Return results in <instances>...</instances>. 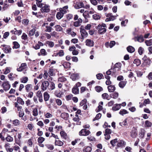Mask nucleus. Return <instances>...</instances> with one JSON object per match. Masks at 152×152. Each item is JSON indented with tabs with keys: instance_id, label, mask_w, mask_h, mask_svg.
Listing matches in <instances>:
<instances>
[{
	"instance_id": "obj_1",
	"label": "nucleus",
	"mask_w": 152,
	"mask_h": 152,
	"mask_svg": "<svg viewBox=\"0 0 152 152\" xmlns=\"http://www.w3.org/2000/svg\"><path fill=\"white\" fill-rule=\"evenodd\" d=\"M68 8V5L65 6L62 8H60L59 11L56 14L57 18L58 20L61 19L64 16V15L66 13Z\"/></svg>"
},
{
	"instance_id": "obj_2",
	"label": "nucleus",
	"mask_w": 152,
	"mask_h": 152,
	"mask_svg": "<svg viewBox=\"0 0 152 152\" xmlns=\"http://www.w3.org/2000/svg\"><path fill=\"white\" fill-rule=\"evenodd\" d=\"M1 47L3 48H2V49L5 53H8L11 52L12 49L10 45H1Z\"/></svg>"
},
{
	"instance_id": "obj_3",
	"label": "nucleus",
	"mask_w": 152,
	"mask_h": 152,
	"mask_svg": "<svg viewBox=\"0 0 152 152\" xmlns=\"http://www.w3.org/2000/svg\"><path fill=\"white\" fill-rule=\"evenodd\" d=\"M90 131L86 129H82L79 132V134L80 136H87L91 134Z\"/></svg>"
},
{
	"instance_id": "obj_4",
	"label": "nucleus",
	"mask_w": 152,
	"mask_h": 152,
	"mask_svg": "<svg viewBox=\"0 0 152 152\" xmlns=\"http://www.w3.org/2000/svg\"><path fill=\"white\" fill-rule=\"evenodd\" d=\"M2 86L3 90L6 91L10 89L11 86L9 82L8 81H7L4 82L2 84Z\"/></svg>"
},
{
	"instance_id": "obj_5",
	"label": "nucleus",
	"mask_w": 152,
	"mask_h": 152,
	"mask_svg": "<svg viewBox=\"0 0 152 152\" xmlns=\"http://www.w3.org/2000/svg\"><path fill=\"white\" fill-rule=\"evenodd\" d=\"M40 9L42 13L44 12L48 13L50 11V6L47 4H45L44 6H42Z\"/></svg>"
},
{
	"instance_id": "obj_6",
	"label": "nucleus",
	"mask_w": 152,
	"mask_h": 152,
	"mask_svg": "<svg viewBox=\"0 0 152 152\" xmlns=\"http://www.w3.org/2000/svg\"><path fill=\"white\" fill-rule=\"evenodd\" d=\"M96 28L98 30V33L100 34H104L107 31L106 28L102 27L100 24L98 25Z\"/></svg>"
},
{
	"instance_id": "obj_7",
	"label": "nucleus",
	"mask_w": 152,
	"mask_h": 152,
	"mask_svg": "<svg viewBox=\"0 0 152 152\" xmlns=\"http://www.w3.org/2000/svg\"><path fill=\"white\" fill-rule=\"evenodd\" d=\"M49 83L48 81H45L42 82L41 86V88L42 91L46 90L49 86Z\"/></svg>"
},
{
	"instance_id": "obj_8",
	"label": "nucleus",
	"mask_w": 152,
	"mask_h": 152,
	"mask_svg": "<svg viewBox=\"0 0 152 152\" xmlns=\"http://www.w3.org/2000/svg\"><path fill=\"white\" fill-rule=\"evenodd\" d=\"M83 26H81L80 28V32L81 33L82 39H83L84 38L86 37L88 35V33L86 31L84 28H82Z\"/></svg>"
},
{
	"instance_id": "obj_9",
	"label": "nucleus",
	"mask_w": 152,
	"mask_h": 152,
	"mask_svg": "<svg viewBox=\"0 0 152 152\" xmlns=\"http://www.w3.org/2000/svg\"><path fill=\"white\" fill-rule=\"evenodd\" d=\"M137 131L135 127H133L130 132V136L133 138H134L137 137Z\"/></svg>"
},
{
	"instance_id": "obj_10",
	"label": "nucleus",
	"mask_w": 152,
	"mask_h": 152,
	"mask_svg": "<svg viewBox=\"0 0 152 152\" xmlns=\"http://www.w3.org/2000/svg\"><path fill=\"white\" fill-rule=\"evenodd\" d=\"M134 39L135 42L137 41L140 42H142L144 41V39L142 35H140L139 36L135 37Z\"/></svg>"
},
{
	"instance_id": "obj_11",
	"label": "nucleus",
	"mask_w": 152,
	"mask_h": 152,
	"mask_svg": "<svg viewBox=\"0 0 152 152\" xmlns=\"http://www.w3.org/2000/svg\"><path fill=\"white\" fill-rule=\"evenodd\" d=\"M70 77L73 81H75L79 79V75L78 73H73L71 75Z\"/></svg>"
},
{
	"instance_id": "obj_12",
	"label": "nucleus",
	"mask_w": 152,
	"mask_h": 152,
	"mask_svg": "<svg viewBox=\"0 0 152 152\" xmlns=\"http://www.w3.org/2000/svg\"><path fill=\"white\" fill-rule=\"evenodd\" d=\"M27 68V64L26 63H22L19 68L17 69V70L21 72Z\"/></svg>"
},
{
	"instance_id": "obj_13",
	"label": "nucleus",
	"mask_w": 152,
	"mask_h": 152,
	"mask_svg": "<svg viewBox=\"0 0 152 152\" xmlns=\"http://www.w3.org/2000/svg\"><path fill=\"white\" fill-rule=\"evenodd\" d=\"M85 43H86V45L89 47H91L94 45V41L90 39H87Z\"/></svg>"
},
{
	"instance_id": "obj_14",
	"label": "nucleus",
	"mask_w": 152,
	"mask_h": 152,
	"mask_svg": "<svg viewBox=\"0 0 152 152\" xmlns=\"http://www.w3.org/2000/svg\"><path fill=\"white\" fill-rule=\"evenodd\" d=\"M145 132V130L144 129H141L139 134V137L142 139L144 137Z\"/></svg>"
},
{
	"instance_id": "obj_15",
	"label": "nucleus",
	"mask_w": 152,
	"mask_h": 152,
	"mask_svg": "<svg viewBox=\"0 0 152 152\" xmlns=\"http://www.w3.org/2000/svg\"><path fill=\"white\" fill-rule=\"evenodd\" d=\"M60 134L62 138L66 140L68 137L67 134L63 130L60 132Z\"/></svg>"
},
{
	"instance_id": "obj_16",
	"label": "nucleus",
	"mask_w": 152,
	"mask_h": 152,
	"mask_svg": "<svg viewBox=\"0 0 152 152\" xmlns=\"http://www.w3.org/2000/svg\"><path fill=\"white\" fill-rule=\"evenodd\" d=\"M55 145L59 146H62L64 145L63 142L59 140H55Z\"/></svg>"
},
{
	"instance_id": "obj_17",
	"label": "nucleus",
	"mask_w": 152,
	"mask_h": 152,
	"mask_svg": "<svg viewBox=\"0 0 152 152\" xmlns=\"http://www.w3.org/2000/svg\"><path fill=\"white\" fill-rule=\"evenodd\" d=\"M21 133H19L18 134V138H16L15 137V142L16 143L19 145H20V139L21 138Z\"/></svg>"
},
{
	"instance_id": "obj_18",
	"label": "nucleus",
	"mask_w": 152,
	"mask_h": 152,
	"mask_svg": "<svg viewBox=\"0 0 152 152\" xmlns=\"http://www.w3.org/2000/svg\"><path fill=\"white\" fill-rule=\"evenodd\" d=\"M121 106V104H116L115 105L112 107V109L114 111H116L120 109Z\"/></svg>"
},
{
	"instance_id": "obj_19",
	"label": "nucleus",
	"mask_w": 152,
	"mask_h": 152,
	"mask_svg": "<svg viewBox=\"0 0 152 152\" xmlns=\"http://www.w3.org/2000/svg\"><path fill=\"white\" fill-rule=\"evenodd\" d=\"M127 51L130 53H132L134 52L135 50V48L132 46H129L126 48Z\"/></svg>"
},
{
	"instance_id": "obj_20",
	"label": "nucleus",
	"mask_w": 152,
	"mask_h": 152,
	"mask_svg": "<svg viewBox=\"0 0 152 152\" xmlns=\"http://www.w3.org/2000/svg\"><path fill=\"white\" fill-rule=\"evenodd\" d=\"M60 116L62 118L66 120L69 117V115L68 113L64 112L61 114Z\"/></svg>"
},
{
	"instance_id": "obj_21",
	"label": "nucleus",
	"mask_w": 152,
	"mask_h": 152,
	"mask_svg": "<svg viewBox=\"0 0 152 152\" xmlns=\"http://www.w3.org/2000/svg\"><path fill=\"white\" fill-rule=\"evenodd\" d=\"M107 88L108 91L110 92H113L115 90L116 88L114 86L111 85L108 86Z\"/></svg>"
},
{
	"instance_id": "obj_22",
	"label": "nucleus",
	"mask_w": 152,
	"mask_h": 152,
	"mask_svg": "<svg viewBox=\"0 0 152 152\" xmlns=\"http://www.w3.org/2000/svg\"><path fill=\"white\" fill-rule=\"evenodd\" d=\"M118 93L116 92L110 94V98H112L114 99H116L118 97Z\"/></svg>"
},
{
	"instance_id": "obj_23",
	"label": "nucleus",
	"mask_w": 152,
	"mask_h": 152,
	"mask_svg": "<svg viewBox=\"0 0 152 152\" xmlns=\"http://www.w3.org/2000/svg\"><path fill=\"white\" fill-rule=\"evenodd\" d=\"M44 97L45 101L46 102L49 100L50 96L47 92H45L44 94Z\"/></svg>"
},
{
	"instance_id": "obj_24",
	"label": "nucleus",
	"mask_w": 152,
	"mask_h": 152,
	"mask_svg": "<svg viewBox=\"0 0 152 152\" xmlns=\"http://www.w3.org/2000/svg\"><path fill=\"white\" fill-rule=\"evenodd\" d=\"M70 65V63L67 62H64L63 64V65L64 66V67L66 69L70 68L71 67Z\"/></svg>"
},
{
	"instance_id": "obj_25",
	"label": "nucleus",
	"mask_w": 152,
	"mask_h": 152,
	"mask_svg": "<svg viewBox=\"0 0 152 152\" xmlns=\"http://www.w3.org/2000/svg\"><path fill=\"white\" fill-rule=\"evenodd\" d=\"M12 44L13 45V46L12 47V48L13 49H18L20 47V45L17 42L15 41L13 42Z\"/></svg>"
},
{
	"instance_id": "obj_26",
	"label": "nucleus",
	"mask_w": 152,
	"mask_h": 152,
	"mask_svg": "<svg viewBox=\"0 0 152 152\" xmlns=\"http://www.w3.org/2000/svg\"><path fill=\"white\" fill-rule=\"evenodd\" d=\"M102 98L104 99H106L107 100H109L110 99V95L109 96L107 93H104L102 94Z\"/></svg>"
},
{
	"instance_id": "obj_27",
	"label": "nucleus",
	"mask_w": 152,
	"mask_h": 152,
	"mask_svg": "<svg viewBox=\"0 0 152 152\" xmlns=\"http://www.w3.org/2000/svg\"><path fill=\"white\" fill-rule=\"evenodd\" d=\"M25 89L27 92H29L32 89V86L31 84H27L25 86Z\"/></svg>"
},
{
	"instance_id": "obj_28",
	"label": "nucleus",
	"mask_w": 152,
	"mask_h": 152,
	"mask_svg": "<svg viewBox=\"0 0 152 152\" xmlns=\"http://www.w3.org/2000/svg\"><path fill=\"white\" fill-rule=\"evenodd\" d=\"M126 81H121L119 83L118 86L120 88H123L126 85Z\"/></svg>"
},
{
	"instance_id": "obj_29",
	"label": "nucleus",
	"mask_w": 152,
	"mask_h": 152,
	"mask_svg": "<svg viewBox=\"0 0 152 152\" xmlns=\"http://www.w3.org/2000/svg\"><path fill=\"white\" fill-rule=\"evenodd\" d=\"M72 92L75 94H79V89L77 87L74 86L72 89Z\"/></svg>"
},
{
	"instance_id": "obj_30",
	"label": "nucleus",
	"mask_w": 152,
	"mask_h": 152,
	"mask_svg": "<svg viewBox=\"0 0 152 152\" xmlns=\"http://www.w3.org/2000/svg\"><path fill=\"white\" fill-rule=\"evenodd\" d=\"M47 44L48 45V46L50 48L53 47L54 46V43L52 41H46L44 44L45 45H47Z\"/></svg>"
},
{
	"instance_id": "obj_31",
	"label": "nucleus",
	"mask_w": 152,
	"mask_h": 152,
	"mask_svg": "<svg viewBox=\"0 0 152 152\" xmlns=\"http://www.w3.org/2000/svg\"><path fill=\"white\" fill-rule=\"evenodd\" d=\"M55 88V84L53 82H50V85L49 87H48L49 89L50 90H53Z\"/></svg>"
},
{
	"instance_id": "obj_32",
	"label": "nucleus",
	"mask_w": 152,
	"mask_h": 152,
	"mask_svg": "<svg viewBox=\"0 0 152 152\" xmlns=\"http://www.w3.org/2000/svg\"><path fill=\"white\" fill-rule=\"evenodd\" d=\"M47 148L51 151L53 150L54 149L53 145L50 144H47L45 145Z\"/></svg>"
},
{
	"instance_id": "obj_33",
	"label": "nucleus",
	"mask_w": 152,
	"mask_h": 152,
	"mask_svg": "<svg viewBox=\"0 0 152 152\" xmlns=\"http://www.w3.org/2000/svg\"><path fill=\"white\" fill-rule=\"evenodd\" d=\"M125 143L124 141L123 140H120L118 143L117 146L118 147H122L124 145Z\"/></svg>"
},
{
	"instance_id": "obj_34",
	"label": "nucleus",
	"mask_w": 152,
	"mask_h": 152,
	"mask_svg": "<svg viewBox=\"0 0 152 152\" xmlns=\"http://www.w3.org/2000/svg\"><path fill=\"white\" fill-rule=\"evenodd\" d=\"M17 103L23 105L24 104V102L23 100V99L20 97H18L17 98Z\"/></svg>"
},
{
	"instance_id": "obj_35",
	"label": "nucleus",
	"mask_w": 152,
	"mask_h": 152,
	"mask_svg": "<svg viewBox=\"0 0 152 152\" xmlns=\"http://www.w3.org/2000/svg\"><path fill=\"white\" fill-rule=\"evenodd\" d=\"M28 80V77H24L20 79V82L23 83H26Z\"/></svg>"
},
{
	"instance_id": "obj_36",
	"label": "nucleus",
	"mask_w": 152,
	"mask_h": 152,
	"mask_svg": "<svg viewBox=\"0 0 152 152\" xmlns=\"http://www.w3.org/2000/svg\"><path fill=\"white\" fill-rule=\"evenodd\" d=\"M117 142L118 139L117 138H115L111 140L110 142V143L112 145V146L114 147L116 145V143Z\"/></svg>"
},
{
	"instance_id": "obj_37",
	"label": "nucleus",
	"mask_w": 152,
	"mask_h": 152,
	"mask_svg": "<svg viewBox=\"0 0 152 152\" xmlns=\"http://www.w3.org/2000/svg\"><path fill=\"white\" fill-rule=\"evenodd\" d=\"M55 30L58 31H62L63 28L59 25H56L55 26Z\"/></svg>"
},
{
	"instance_id": "obj_38",
	"label": "nucleus",
	"mask_w": 152,
	"mask_h": 152,
	"mask_svg": "<svg viewBox=\"0 0 152 152\" xmlns=\"http://www.w3.org/2000/svg\"><path fill=\"white\" fill-rule=\"evenodd\" d=\"M133 63L136 64L137 66H138L141 64V61L138 59H135L134 60Z\"/></svg>"
},
{
	"instance_id": "obj_39",
	"label": "nucleus",
	"mask_w": 152,
	"mask_h": 152,
	"mask_svg": "<svg viewBox=\"0 0 152 152\" xmlns=\"http://www.w3.org/2000/svg\"><path fill=\"white\" fill-rule=\"evenodd\" d=\"M83 15L85 18L86 19L87 18H90V16L89 14L88 11H85L83 14Z\"/></svg>"
},
{
	"instance_id": "obj_40",
	"label": "nucleus",
	"mask_w": 152,
	"mask_h": 152,
	"mask_svg": "<svg viewBox=\"0 0 152 152\" xmlns=\"http://www.w3.org/2000/svg\"><path fill=\"white\" fill-rule=\"evenodd\" d=\"M95 90L98 92H99L103 90L102 87L99 86H96L95 87Z\"/></svg>"
},
{
	"instance_id": "obj_41",
	"label": "nucleus",
	"mask_w": 152,
	"mask_h": 152,
	"mask_svg": "<svg viewBox=\"0 0 152 152\" xmlns=\"http://www.w3.org/2000/svg\"><path fill=\"white\" fill-rule=\"evenodd\" d=\"M128 113V112L125 109H121L119 112V113L122 115H124L127 114Z\"/></svg>"
},
{
	"instance_id": "obj_42",
	"label": "nucleus",
	"mask_w": 152,
	"mask_h": 152,
	"mask_svg": "<svg viewBox=\"0 0 152 152\" xmlns=\"http://www.w3.org/2000/svg\"><path fill=\"white\" fill-rule=\"evenodd\" d=\"M127 119L126 118L123 121V122H120L119 123V125L121 126H128V124L127 122Z\"/></svg>"
},
{
	"instance_id": "obj_43",
	"label": "nucleus",
	"mask_w": 152,
	"mask_h": 152,
	"mask_svg": "<svg viewBox=\"0 0 152 152\" xmlns=\"http://www.w3.org/2000/svg\"><path fill=\"white\" fill-rule=\"evenodd\" d=\"M152 39H151L149 40H145V42L147 46H150L152 44Z\"/></svg>"
},
{
	"instance_id": "obj_44",
	"label": "nucleus",
	"mask_w": 152,
	"mask_h": 152,
	"mask_svg": "<svg viewBox=\"0 0 152 152\" xmlns=\"http://www.w3.org/2000/svg\"><path fill=\"white\" fill-rule=\"evenodd\" d=\"M102 114L101 113H99L98 114H97L95 118H94L93 120V121H94L97 120H98L101 117Z\"/></svg>"
},
{
	"instance_id": "obj_45",
	"label": "nucleus",
	"mask_w": 152,
	"mask_h": 152,
	"mask_svg": "<svg viewBox=\"0 0 152 152\" xmlns=\"http://www.w3.org/2000/svg\"><path fill=\"white\" fill-rule=\"evenodd\" d=\"M91 149L92 148L91 147L88 146L85 148L83 149V151L84 152H90Z\"/></svg>"
},
{
	"instance_id": "obj_46",
	"label": "nucleus",
	"mask_w": 152,
	"mask_h": 152,
	"mask_svg": "<svg viewBox=\"0 0 152 152\" xmlns=\"http://www.w3.org/2000/svg\"><path fill=\"white\" fill-rule=\"evenodd\" d=\"M36 4L37 6L39 7H41L42 6V4L41 3L42 0H36Z\"/></svg>"
},
{
	"instance_id": "obj_47",
	"label": "nucleus",
	"mask_w": 152,
	"mask_h": 152,
	"mask_svg": "<svg viewBox=\"0 0 152 152\" xmlns=\"http://www.w3.org/2000/svg\"><path fill=\"white\" fill-rule=\"evenodd\" d=\"M73 15L71 14H68L66 15V18L68 20H69L72 19Z\"/></svg>"
},
{
	"instance_id": "obj_48",
	"label": "nucleus",
	"mask_w": 152,
	"mask_h": 152,
	"mask_svg": "<svg viewBox=\"0 0 152 152\" xmlns=\"http://www.w3.org/2000/svg\"><path fill=\"white\" fill-rule=\"evenodd\" d=\"M144 51V49L143 48L141 47H140L138 50L139 54L140 55H142L143 54Z\"/></svg>"
},
{
	"instance_id": "obj_49",
	"label": "nucleus",
	"mask_w": 152,
	"mask_h": 152,
	"mask_svg": "<svg viewBox=\"0 0 152 152\" xmlns=\"http://www.w3.org/2000/svg\"><path fill=\"white\" fill-rule=\"evenodd\" d=\"M152 123L148 121L147 120L145 122V126L147 127H150L151 126Z\"/></svg>"
},
{
	"instance_id": "obj_50",
	"label": "nucleus",
	"mask_w": 152,
	"mask_h": 152,
	"mask_svg": "<svg viewBox=\"0 0 152 152\" xmlns=\"http://www.w3.org/2000/svg\"><path fill=\"white\" fill-rule=\"evenodd\" d=\"M45 140V138L44 137H40L38 139V142L39 143H42Z\"/></svg>"
},
{
	"instance_id": "obj_51",
	"label": "nucleus",
	"mask_w": 152,
	"mask_h": 152,
	"mask_svg": "<svg viewBox=\"0 0 152 152\" xmlns=\"http://www.w3.org/2000/svg\"><path fill=\"white\" fill-rule=\"evenodd\" d=\"M88 140L91 141H96V138L92 136H90L87 137Z\"/></svg>"
},
{
	"instance_id": "obj_52",
	"label": "nucleus",
	"mask_w": 152,
	"mask_h": 152,
	"mask_svg": "<svg viewBox=\"0 0 152 152\" xmlns=\"http://www.w3.org/2000/svg\"><path fill=\"white\" fill-rule=\"evenodd\" d=\"M66 79L64 76H62L58 78V80L61 82H64L66 81Z\"/></svg>"
},
{
	"instance_id": "obj_53",
	"label": "nucleus",
	"mask_w": 152,
	"mask_h": 152,
	"mask_svg": "<svg viewBox=\"0 0 152 152\" xmlns=\"http://www.w3.org/2000/svg\"><path fill=\"white\" fill-rule=\"evenodd\" d=\"M93 18L95 20L99 19L101 18L100 15L97 14H94L93 15Z\"/></svg>"
},
{
	"instance_id": "obj_54",
	"label": "nucleus",
	"mask_w": 152,
	"mask_h": 152,
	"mask_svg": "<svg viewBox=\"0 0 152 152\" xmlns=\"http://www.w3.org/2000/svg\"><path fill=\"white\" fill-rule=\"evenodd\" d=\"M112 131L109 129H106L105 130V133L104 134V136H106L107 134H110L111 133Z\"/></svg>"
},
{
	"instance_id": "obj_55",
	"label": "nucleus",
	"mask_w": 152,
	"mask_h": 152,
	"mask_svg": "<svg viewBox=\"0 0 152 152\" xmlns=\"http://www.w3.org/2000/svg\"><path fill=\"white\" fill-rule=\"evenodd\" d=\"M96 77L98 79L101 80L103 78L104 76L102 74L98 73L96 75Z\"/></svg>"
},
{
	"instance_id": "obj_56",
	"label": "nucleus",
	"mask_w": 152,
	"mask_h": 152,
	"mask_svg": "<svg viewBox=\"0 0 152 152\" xmlns=\"http://www.w3.org/2000/svg\"><path fill=\"white\" fill-rule=\"evenodd\" d=\"M87 102V100L85 99L81 101L80 103V105L81 106H83V105L86 104Z\"/></svg>"
},
{
	"instance_id": "obj_57",
	"label": "nucleus",
	"mask_w": 152,
	"mask_h": 152,
	"mask_svg": "<svg viewBox=\"0 0 152 152\" xmlns=\"http://www.w3.org/2000/svg\"><path fill=\"white\" fill-rule=\"evenodd\" d=\"M121 64L120 63H117L114 66V68H120L121 66Z\"/></svg>"
},
{
	"instance_id": "obj_58",
	"label": "nucleus",
	"mask_w": 152,
	"mask_h": 152,
	"mask_svg": "<svg viewBox=\"0 0 152 152\" xmlns=\"http://www.w3.org/2000/svg\"><path fill=\"white\" fill-rule=\"evenodd\" d=\"M36 31V29L35 28H33L29 32V35L30 36H33L34 33Z\"/></svg>"
},
{
	"instance_id": "obj_59",
	"label": "nucleus",
	"mask_w": 152,
	"mask_h": 152,
	"mask_svg": "<svg viewBox=\"0 0 152 152\" xmlns=\"http://www.w3.org/2000/svg\"><path fill=\"white\" fill-rule=\"evenodd\" d=\"M77 5L78 7L80 8L82 7L83 8L84 7V4L83 3L82 1L77 2Z\"/></svg>"
},
{
	"instance_id": "obj_60",
	"label": "nucleus",
	"mask_w": 152,
	"mask_h": 152,
	"mask_svg": "<svg viewBox=\"0 0 152 152\" xmlns=\"http://www.w3.org/2000/svg\"><path fill=\"white\" fill-rule=\"evenodd\" d=\"M6 140L7 142H12L13 140V138L11 136L9 135L6 138Z\"/></svg>"
},
{
	"instance_id": "obj_61",
	"label": "nucleus",
	"mask_w": 152,
	"mask_h": 152,
	"mask_svg": "<svg viewBox=\"0 0 152 152\" xmlns=\"http://www.w3.org/2000/svg\"><path fill=\"white\" fill-rule=\"evenodd\" d=\"M40 52L42 55L43 56L46 55L47 54L45 50L44 49H42L40 50Z\"/></svg>"
},
{
	"instance_id": "obj_62",
	"label": "nucleus",
	"mask_w": 152,
	"mask_h": 152,
	"mask_svg": "<svg viewBox=\"0 0 152 152\" xmlns=\"http://www.w3.org/2000/svg\"><path fill=\"white\" fill-rule=\"evenodd\" d=\"M151 60L150 58H147L146 60H145L144 61V63L146 64V65H149L150 64Z\"/></svg>"
},
{
	"instance_id": "obj_63",
	"label": "nucleus",
	"mask_w": 152,
	"mask_h": 152,
	"mask_svg": "<svg viewBox=\"0 0 152 152\" xmlns=\"http://www.w3.org/2000/svg\"><path fill=\"white\" fill-rule=\"evenodd\" d=\"M33 115L34 116H36L38 115V111L37 108H35L33 110Z\"/></svg>"
},
{
	"instance_id": "obj_64",
	"label": "nucleus",
	"mask_w": 152,
	"mask_h": 152,
	"mask_svg": "<svg viewBox=\"0 0 152 152\" xmlns=\"http://www.w3.org/2000/svg\"><path fill=\"white\" fill-rule=\"evenodd\" d=\"M19 124V121L17 119H15L13 121V124L15 126H17Z\"/></svg>"
}]
</instances>
